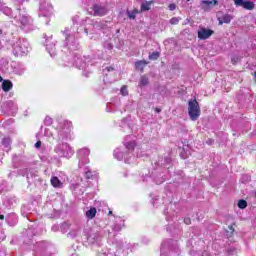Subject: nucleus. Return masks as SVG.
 Listing matches in <instances>:
<instances>
[{"label": "nucleus", "mask_w": 256, "mask_h": 256, "mask_svg": "<svg viewBox=\"0 0 256 256\" xmlns=\"http://www.w3.org/2000/svg\"><path fill=\"white\" fill-rule=\"evenodd\" d=\"M139 85L141 87H145L146 85H149V78L147 76H142L140 78V82H139Z\"/></svg>", "instance_id": "15"}, {"label": "nucleus", "mask_w": 256, "mask_h": 256, "mask_svg": "<svg viewBox=\"0 0 256 256\" xmlns=\"http://www.w3.org/2000/svg\"><path fill=\"white\" fill-rule=\"evenodd\" d=\"M97 215V209L95 208H90L88 211H86V217L88 219H93Z\"/></svg>", "instance_id": "13"}, {"label": "nucleus", "mask_w": 256, "mask_h": 256, "mask_svg": "<svg viewBox=\"0 0 256 256\" xmlns=\"http://www.w3.org/2000/svg\"><path fill=\"white\" fill-rule=\"evenodd\" d=\"M126 148H128L129 151H133L135 149V142H130L126 144Z\"/></svg>", "instance_id": "22"}, {"label": "nucleus", "mask_w": 256, "mask_h": 256, "mask_svg": "<svg viewBox=\"0 0 256 256\" xmlns=\"http://www.w3.org/2000/svg\"><path fill=\"white\" fill-rule=\"evenodd\" d=\"M228 229H229L230 233H233V231H235V229H233V226H229Z\"/></svg>", "instance_id": "28"}, {"label": "nucleus", "mask_w": 256, "mask_h": 256, "mask_svg": "<svg viewBox=\"0 0 256 256\" xmlns=\"http://www.w3.org/2000/svg\"><path fill=\"white\" fill-rule=\"evenodd\" d=\"M90 13L91 15H94V17H103V15H107V9L99 5H94Z\"/></svg>", "instance_id": "5"}, {"label": "nucleus", "mask_w": 256, "mask_h": 256, "mask_svg": "<svg viewBox=\"0 0 256 256\" xmlns=\"http://www.w3.org/2000/svg\"><path fill=\"white\" fill-rule=\"evenodd\" d=\"M40 11L44 15V17H49V15L53 13V6L51 5V3L44 0L40 4Z\"/></svg>", "instance_id": "4"}, {"label": "nucleus", "mask_w": 256, "mask_h": 256, "mask_svg": "<svg viewBox=\"0 0 256 256\" xmlns=\"http://www.w3.org/2000/svg\"><path fill=\"white\" fill-rule=\"evenodd\" d=\"M202 5H217V0H213V1L204 0L202 1Z\"/></svg>", "instance_id": "21"}, {"label": "nucleus", "mask_w": 256, "mask_h": 256, "mask_svg": "<svg viewBox=\"0 0 256 256\" xmlns=\"http://www.w3.org/2000/svg\"><path fill=\"white\" fill-rule=\"evenodd\" d=\"M243 9H247L248 11H253L255 9V3L252 1H245L244 6H242Z\"/></svg>", "instance_id": "12"}, {"label": "nucleus", "mask_w": 256, "mask_h": 256, "mask_svg": "<svg viewBox=\"0 0 256 256\" xmlns=\"http://www.w3.org/2000/svg\"><path fill=\"white\" fill-rule=\"evenodd\" d=\"M180 21H181L180 17H173L170 19V25H178Z\"/></svg>", "instance_id": "17"}, {"label": "nucleus", "mask_w": 256, "mask_h": 256, "mask_svg": "<svg viewBox=\"0 0 256 256\" xmlns=\"http://www.w3.org/2000/svg\"><path fill=\"white\" fill-rule=\"evenodd\" d=\"M213 33L214 32L211 29L200 28L198 30V39H201V40L209 39V37H211V35H213Z\"/></svg>", "instance_id": "6"}, {"label": "nucleus", "mask_w": 256, "mask_h": 256, "mask_svg": "<svg viewBox=\"0 0 256 256\" xmlns=\"http://www.w3.org/2000/svg\"><path fill=\"white\" fill-rule=\"evenodd\" d=\"M114 157H116V159H118V161H121V159H123V157H125V154L123 153L121 148H117L116 150H114Z\"/></svg>", "instance_id": "11"}, {"label": "nucleus", "mask_w": 256, "mask_h": 256, "mask_svg": "<svg viewBox=\"0 0 256 256\" xmlns=\"http://www.w3.org/2000/svg\"><path fill=\"white\" fill-rule=\"evenodd\" d=\"M120 92H121V94L124 95V96H125V95H128L129 92L127 91V86H123V87L121 88Z\"/></svg>", "instance_id": "23"}, {"label": "nucleus", "mask_w": 256, "mask_h": 256, "mask_svg": "<svg viewBox=\"0 0 256 256\" xmlns=\"http://www.w3.org/2000/svg\"><path fill=\"white\" fill-rule=\"evenodd\" d=\"M187 2H189V0H187Z\"/></svg>", "instance_id": "34"}, {"label": "nucleus", "mask_w": 256, "mask_h": 256, "mask_svg": "<svg viewBox=\"0 0 256 256\" xmlns=\"http://www.w3.org/2000/svg\"><path fill=\"white\" fill-rule=\"evenodd\" d=\"M13 88V83H11V81L9 80H5L3 83H2V89L3 91H11V89Z\"/></svg>", "instance_id": "10"}, {"label": "nucleus", "mask_w": 256, "mask_h": 256, "mask_svg": "<svg viewBox=\"0 0 256 256\" xmlns=\"http://www.w3.org/2000/svg\"><path fill=\"white\" fill-rule=\"evenodd\" d=\"M139 13V10L134 9L132 11H128L127 15L129 17V19H135V17H137V14Z\"/></svg>", "instance_id": "16"}, {"label": "nucleus", "mask_w": 256, "mask_h": 256, "mask_svg": "<svg viewBox=\"0 0 256 256\" xmlns=\"http://www.w3.org/2000/svg\"><path fill=\"white\" fill-rule=\"evenodd\" d=\"M0 81H3V78L0 76Z\"/></svg>", "instance_id": "33"}, {"label": "nucleus", "mask_w": 256, "mask_h": 256, "mask_svg": "<svg viewBox=\"0 0 256 256\" xmlns=\"http://www.w3.org/2000/svg\"><path fill=\"white\" fill-rule=\"evenodd\" d=\"M54 151L59 157H70L73 155V150L67 143H59L55 146Z\"/></svg>", "instance_id": "3"}, {"label": "nucleus", "mask_w": 256, "mask_h": 256, "mask_svg": "<svg viewBox=\"0 0 256 256\" xmlns=\"http://www.w3.org/2000/svg\"><path fill=\"white\" fill-rule=\"evenodd\" d=\"M50 181H51L52 187H55V188L63 187V182H61V180H59L57 176H53Z\"/></svg>", "instance_id": "8"}, {"label": "nucleus", "mask_w": 256, "mask_h": 256, "mask_svg": "<svg viewBox=\"0 0 256 256\" xmlns=\"http://www.w3.org/2000/svg\"><path fill=\"white\" fill-rule=\"evenodd\" d=\"M148 63L149 62H147L145 60H140L135 63V67H136V69H138V71L143 72V69H145V67L148 65Z\"/></svg>", "instance_id": "9"}, {"label": "nucleus", "mask_w": 256, "mask_h": 256, "mask_svg": "<svg viewBox=\"0 0 256 256\" xmlns=\"http://www.w3.org/2000/svg\"><path fill=\"white\" fill-rule=\"evenodd\" d=\"M238 207H239V209H246L247 208V201L239 200L238 201Z\"/></svg>", "instance_id": "18"}, {"label": "nucleus", "mask_w": 256, "mask_h": 256, "mask_svg": "<svg viewBox=\"0 0 256 256\" xmlns=\"http://www.w3.org/2000/svg\"><path fill=\"white\" fill-rule=\"evenodd\" d=\"M78 153H79L80 156L89 155V150L88 149H82Z\"/></svg>", "instance_id": "24"}, {"label": "nucleus", "mask_w": 256, "mask_h": 256, "mask_svg": "<svg viewBox=\"0 0 256 256\" xmlns=\"http://www.w3.org/2000/svg\"><path fill=\"white\" fill-rule=\"evenodd\" d=\"M151 5H153V1L143 2L141 5V11H149V9H151Z\"/></svg>", "instance_id": "14"}, {"label": "nucleus", "mask_w": 256, "mask_h": 256, "mask_svg": "<svg viewBox=\"0 0 256 256\" xmlns=\"http://www.w3.org/2000/svg\"><path fill=\"white\" fill-rule=\"evenodd\" d=\"M149 59H151L152 61H157V59H159V52H153L152 54H150Z\"/></svg>", "instance_id": "19"}, {"label": "nucleus", "mask_w": 256, "mask_h": 256, "mask_svg": "<svg viewBox=\"0 0 256 256\" xmlns=\"http://www.w3.org/2000/svg\"><path fill=\"white\" fill-rule=\"evenodd\" d=\"M168 9H170V11H175L177 9V5L172 3L168 6Z\"/></svg>", "instance_id": "25"}, {"label": "nucleus", "mask_w": 256, "mask_h": 256, "mask_svg": "<svg viewBox=\"0 0 256 256\" xmlns=\"http://www.w3.org/2000/svg\"><path fill=\"white\" fill-rule=\"evenodd\" d=\"M188 115L192 121H197L201 115V108L196 99L188 102Z\"/></svg>", "instance_id": "1"}, {"label": "nucleus", "mask_w": 256, "mask_h": 256, "mask_svg": "<svg viewBox=\"0 0 256 256\" xmlns=\"http://www.w3.org/2000/svg\"><path fill=\"white\" fill-rule=\"evenodd\" d=\"M0 219H1V221H3V219H5V216L3 214H1Z\"/></svg>", "instance_id": "29"}, {"label": "nucleus", "mask_w": 256, "mask_h": 256, "mask_svg": "<svg viewBox=\"0 0 256 256\" xmlns=\"http://www.w3.org/2000/svg\"><path fill=\"white\" fill-rule=\"evenodd\" d=\"M109 215H113V212H112V211H109Z\"/></svg>", "instance_id": "32"}, {"label": "nucleus", "mask_w": 256, "mask_h": 256, "mask_svg": "<svg viewBox=\"0 0 256 256\" xmlns=\"http://www.w3.org/2000/svg\"><path fill=\"white\" fill-rule=\"evenodd\" d=\"M29 53V43L25 40H17L14 44V55L23 57Z\"/></svg>", "instance_id": "2"}, {"label": "nucleus", "mask_w": 256, "mask_h": 256, "mask_svg": "<svg viewBox=\"0 0 256 256\" xmlns=\"http://www.w3.org/2000/svg\"><path fill=\"white\" fill-rule=\"evenodd\" d=\"M35 147H36L37 149H39V147H41V141H38V142L35 144Z\"/></svg>", "instance_id": "27"}, {"label": "nucleus", "mask_w": 256, "mask_h": 256, "mask_svg": "<svg viewBox=\"0 0 256 256\" xmlns=\"http://www.w3.org/2000/svg\"><path fill=\"white\" fill-rule=\"evenodd\" d=\"M45 133H46V135H48V133H49V130H46V131H45Z\"/></svg>", "instance_id": "31"}, {"label": "nucleus", "mask_w": 256, "mask_h": 256, "mask_svg": "<svg viewBox=\"0 0 256 256\" xmlns=\"http://www.w3.org/2000/svg\"><path fill=\"white\" fill-rule=\"evenodd\" d=\"M234 5H236V7H243L245 5V0H234Z\"/></svg>", "instance_id": "20"}, {"label": "nucleus", "mask_w": 256, "mask_h": 256, "mask_svg": "<svg viewBox=\"0 0 256 256\" xmlns=\"http://www.w3.org/2000/svg\"><path fill=\"white\" fill-rule=\"evenodd\" d=\"M184 223L186 225H191V219H189V218L184 219Z\"/></svg>", "instance_id": "26"}, {"label": "nucleus", "mask_w": 256, "mask_h": 256, "mask_svg": "<svg viewBox=\"0 0 256 256\" xmlns=\"http://www.w3.org/2000/svg\"><path fill=\"white\" fill-rule=\"evenodd\" d=\"M231 19H233V17L229 14H225L223 17L218 15L219 25H223V23L229 24L231 23Z\"/></svg>", "instance_id": "7"}, {"label": "nucleus", "mask_w": 256, "mask_h": 256, "mask_svg": "<svg viewBox=\"0 0 256 256\" xmlns=\"http://www.w3.org/2000/svg\"><path fill=\"white\" fill-rule=\"evenodd\" d=\"M90 175H91V172L86 173V177H88V179H89Z\"/></svg>", "instance_id": "30"}]
</instances>
